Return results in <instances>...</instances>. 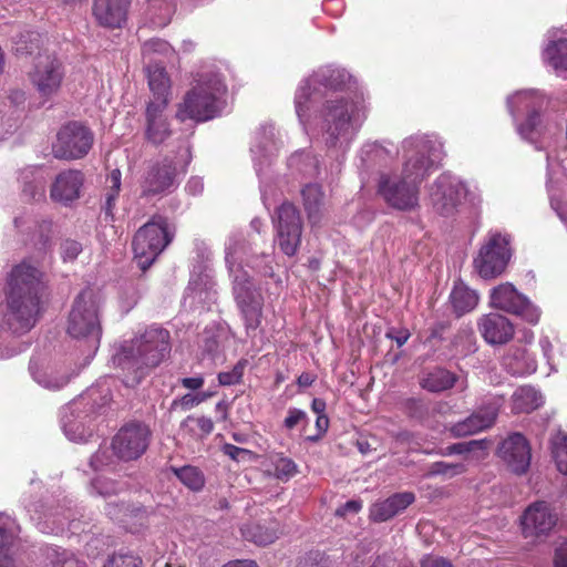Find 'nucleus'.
<instances>
[{"label":"nucleus","instance_id":"f257e3e1","mask_svg":"<svg viewBox=\"0 0 567 567\" xmlns=\"http://www.w3.org/2000/svg\"><path fill=\"white\" fill-rule=\"evenodd\" d=\"M348 79L349 74L343 70L320 68L300 83L295 95L296 114L303 131L307 134L320 133L329 148L342 152L348 148L365 117L363 104L349 95H336L327 99L315 116L308 112L312 92L318 85L338 91Z\"/></svg>","mask_w":567,"mask_h":567},{"label":"nucleus","instance_id":"f03ea898","mask_svg":"<svg viewBox=\"0 0 567 567\" xmlns=\"http://www.w3.org/2000/svg\"><path fill=\"white\" fill-rule=\"evenodd\" d=\"M442 144L426 135H414L402 142L403 168L381 174L378 195L398 210H413L419 206V185L435 169L443 158Z\"/></svg>","mask_w":567,"mask_h":567},{"label":"nucleus","instance_id":"7ed1b4c3","mask_svg":"<svg viewBox=\"0 0 567 567\" xmlns=\"http://www.w3.org/2000/svg\"><path fill=\"white\" fill-rule=\"evenodd\" d=\"M40 276L35 267L25 262L17 265L9 275L2 329L13 336L29 332L38 320L42 291Z\"/></svg>","mask_w":567,"mask_h":567},{"label":"nucleus","instance_id":"20e7f679","mask_svg":"<svg viewBox=\"0 0 567 567\" xmlns=\"http://www.w3.org/2000/svg\"><path fill=\"white\" fill-rule=\"evenodd\" d=\"M169 332L159 327H150L131 341H125L113 355V363L132 373L126 385L138 383L145 370L157 367L169 353Z\"/></svg>","mask_w":567,"mask_h":567},{"label":"nucleus","instance_id":"39448f33","mask_svg":"<svg viewBox=\"0 0 567 567\" xmlns=\"http://www.w3.org/2000/svg\"><path fill=\"white\" fill-rule=\"evenodd\" d=\"M225 260L233 279V293L247 331H255L261 323L264 297L254 286L241 262L247 254L241 234L231 235L226 244Z\"/></svg>","mask_w":567,"mask_h":567},{"label":"nucleus","instance_id":"423d86ee","mask_svg":"<svg viewBox=\"0 0 567 567\" xmlns=\"http://www.w3.org/2000/svg\"><path fill=\"white\" fill-rule=\"evenodd\" d=\"M197 84L178 105L176 117L184 122H205L217 116L225 106L226 85L219 73L209 70L198 73Z\"/></svg>","mask_w":567,"mask_h":567},{"label":"nucleus","instance_id":"0eeeda50","mask_svg":"<svg viewBox=\"0 0 567 567\" xmlns=\"http://www.w3.org/2000/svg\"><path fill=\"white\" fill-rule=\"evenodd\" d=\"M544 96L536 90H522L507 99L511 113L518 135L526 142L537 143L553 133V127L540 113L544 107Z\"/></svg>","mask_w":567,"mask_h":567},{"label":"nucleus","instance_id":"6e6552de","mask_svg":"<svg viewBox=\"0 0 567 567\" xmlns=\"http://www.w3.org/2000/svg\"><path fill=\"white\" fill-rule=\"evenodd\" d=\"M66 332L71 338L85 343L87 357L95 354L100 347L102 324L100 300L93 289L82 290L74 299L68 318Z\"/></svg>","mask_w":567,"mask_h":567},{"label":"nucleus","instance_id":"1a4fd4ad","mask_svg":"<svg viewBox=\"0 0 567 567\" xmlns=\"http://www.w3.org/2000/svg\"><path fill=\"white\" fill-rule=\"evenodd\" d=\"M192 154L188 146L179 150L178 155L164 156L151 164L141 182V195L146 198L163 197L172 194L186 174Z\"/></svg>","mask_w":567,"mask_h":567},{"label":"nucleus","instance_id":"9d476101","mask_svg":"<svg viewBox=\"0 0 567 567\" xmlns=\"http://www.w3.org/2000/svg\"><path fill=\"white\" fill-rule=\"evenodd\" d=\"M172 238L168 223L163 217L154 218L142 226L133 239L134 258L138 268L142 271L147 270Z\"/></svg>","mask_w":567,"mask_h":567},{"label":"nucleus","instance_id":"9b49d317","mask_svg":"<svg viewBox=\"0 0 567 567\" xmlns=\"http://www.w3.org/2000/svg\"><path fill=\"white\" fill-rule=\"evenodd\" d=\"M509 244L508 235L493 233L487 236L474 259V267L482 278H495L503 274L512 256Z\"/></svg>","mask_w":567,"mask_h":567},{"label":"nucleus","instance_id":"f8f14e48","mask_svg":"<svg viewBox=\"0 0 567 567\" xmlns=\"http://www.w3.org/2000/svg\"><path fill=\"white\" fill-rule=\"evenodd\" d=\"M94 142L93 132L79 122L63 125L52 145V153L59 159H79L84 157Z\"/></svg>","mask_w":567,"mask_h":567},{"label":"nucleus","instance_id":"ddd939ff","mask_svg":"<svg viewBox=\"0 0 567 567\" xmlns=\"http://www.w3.org/2000/svg\"><path fill=\"white\" fill-rule=\"evenodd\" d=\"M29 81L43 100H50L60 91L64 68L62 62L50 54H40L28 73Z\"/></svg>","mask_w":567,"mask_h":567},{"label":"nucleus","instance_id":"4468645a","mask_svg":"<svg viewBox=\"0 0 567 567\" xmlns=\"http://www.w3.org/2000/svg\"><path fill=\"white\" fill-rule=\"evenodd\" d=\"M151 435L147 425L140 422L127 423L114 435L112 450L121 461L137 460L146 452Z\"/></svg>","mask_w":567,"mask_h":567},{"label":"nucleus","instance_id":"2eb2a0df","mask_svg":"<svg viewBox=\"0 0 567 567\" xmlns=\"http://www.w3.org/2000/svg\"><path fill=\"white\" fill-rule=\"evenodd\" d=\"M489 303L493 308L508 313L520 316L529 323H537L540 317L538 308L519 293L516 288L509 284H501L491 291Z\"/></svg>","mask_w":567,"mask_h":567},{"label":"nucleus","instance_id":"dca6fc26","mask_svg":"<svg viewBox=\"0 0 567 567\" xmlns=\"http://www.w3.org/2000/svg\"><path fill=\"white\" fill-rule=\"evenodd\" d=\"M276 241L287 256L296 255L301 243L302 220L298 209L290 203H284L277 210Z\"/></svg>","mask_w":567,"mask_h":567},{"label":"nucleus","instance_id":"f3484780","mask_svg":"<svg viewBox=\"0 0 567 567\" xmlns=\"http://www.w3.org/2000/svg\"><path fill=\"white\" fill-rule=\"evenodd\" d=\"M464 184L455 176L441 174L430 189V198L434 209L441 215H452L465 197Z\"/></svg>","mask_w":567,"mask_h":567},{"label":"nucleus","instance_id":"a211bd4d","mask_svg":"<svg viewBox=\"0 0 567 567\" xmlns=\"http://www.w3.org/2000/svg\"><path fill=\"white\" fill-rule=\"evenodd\" d=\"M501 402L489 401L473 411L467 417L449 426V432L454 437H464L477 434L492 427L498 416Z\"/></svg>","mask_w":567,"mask_h":567},{"label":"nucleus","instance_id":"6ab92c4d","mask_svg":"<svg viewBox=\"0 0 567 567\" xmlns=\"http://www.w3.org/2000/svg\"><path fill=\"white\" fill-rule=\"evenodd\" d=\"M498 456L511 472L522 475L530 465V446L520 433L509 434L498 446Z\"/></svg>","mask_w":567,"mask_h":567},{"label":"nucleus","instance_id":"aec40b11","mask_svg":"<svg viewBox=\"0 0 567 567\" xmlns=\"http://www.w3.org/2000/svg\"><path fill=\"white\" fill-rule=\"evenodd\" d=\"M557 514L546 502L529 505L522 516V527L526 537L547 535L557 523Z\"/></svg>","mask_w":567,"mask_h":567},{"label":"nucleus","instance_id":"412c9836","mask_svg":"<svg viewBox=\"0 0 567 567\" xmlns=\"http://www.w3.org/2000/svg\"><path fill=\"white\" fill-rule=\"evenodd\" d=\"M84 175L78 169H66L56 175L50 188L53 202L69 206L81 197Z\"/></svg>","mask_w":567,"mask_h":567},{"label":"nucleus","instance_id":"4be33fe9","mask_svg":"<svg viewBox=\"0 0 567 567\" xmlns=\"http://www.w3.org/2000/svg\"><path fill=\"white\" fill-rule=\"evenodd\" d=\"M477 328L483 339L493 346L507 343L515 333V328L511 320L497 312L482 316L477 321Z\"/></svg>","mask_w":567,"mask_h":567},{"label":"nucleus","instance_id":"5701e85b","mask_svg":"<svg viewBox=\"0 0 567 567\" xmlns=\"http://www.w3.org/2000/svg\"><path fill=\"white\" fill-rule=\"evenodd\" d=\"M130 6L131 0H94L92 14L103 28H122L126 23Z\"/></svg>","mask_w":567,"mask_h":567},{"label":"nucleus","instance_id":"b1692460","mask_svg":"<svg viewBox=\"0 0 567 567\" xmlns=\"http://www.w3.org/2000/svg\"><path fill=\"white\" fill-rule=\"evenodd\" d=\"M167 105L165 101L148 102L145 111V138L153 145L163 144L171 135L172 130L165 115Z\"/></svg>","mask_w":567,"mask_h":567},{"label":"nucleus","instance_id":"393cba45","mask_svg":"<svg viewBox=\"0 0 567 567\" xmlns=\"http://www.w3.org/2000/svg\"><path fill=\"white\" fill-rule=\"evenodd\" d=\"M542 59L558 76L567 74V39L560 35L559 30L547 31Z\"/></svg>","mask_w":567,"mask_h":567},{"label":"nucleus","instance_id":"a878e982","mask_svg":"<svg viewBox=\"0 0 567 567\" xmlns=\"http://www.w3.org/2000/svg\"><path fill=\"white\" fill-rule=\"evenodd\" d=\"M281 145L282 142L277 138L276 128L274 125L267 124L259 128V131L256 133L255 142L251 146V153L257 166V173L260 171L259 166L275 156Z\"/></svg>","mask_w":567,"mask_h":567},{"label":"nucleus","instance_id":"bb28decb","mask_svg":"<svg viewBox=\"0 0 567 567\" xmlns=\"http://www.w3.org/2000/svg\"><path fill=\"white\" fill-rule=\"evenodd\" d=\"M19 181L25 200L40 202L45 198L47 176L42 167L29 166L21 169Z\"/></svg>","mask_w":567,"mask_h":567},{"label":"nucleus","instance_id":"cd10ccee","mask_svg":"<svg viewBox=\"0 0 567 567\" xmlns=\"http://www.w3.org/2000/svg\"><path fill=\"white\" fill-rule=\"evenodd\" d=\"M414 499V494L411 492L393 494L386 499L377 502L371 506L370 518L378 523L385 522L404 511Z\"/></svg>","mask_w":567,"mask_h":567},{"label":"nucleus","instance_id":"c85d7f7f","mask_svg":"<svg viewBox=\"0 0 567 567\" xmlns=\"http://www.w3.org/2000/svg\"><path fill=\"white\" fill-rule=\"evenodd\" d=\"M503 368L514 377H526L537 370V362L523 347H511L502 360Z\"/></svg>","mask_w":567,"mask_h":567},{"label":"nucleus","instance_id":"c756f323","mask_svg":"<svg viewBox=\"0 0 567 567\" xmlns=\"http://www.w3.org/2000/svg\"><path fill=\"white\" fill-rule=\"evenodd\" d=\"M456 381L457 377L451 371L444 368H434L424 371L419 383L422 389L432 393H439L453 388Z\"/></svg>","mask_w":567,"mask_h":567},{"label":"nucleus","instance_id":"7c9ffc66","mask_svg":"<svg viewBox=\"0 0 567 567\" xmlns=\"http://www.w3.org/2000/svg\"><path fill=\"white\" fill-rule=\"evenodd\" d=\"M478 300V293L462 281L455 282L450 295V302L457 317L473 311Z\"/></svg>","mask_w":567,"mask_h":567},{"label":"nucleus","instance_id":"2f4dec72","mask_svg":"<svg viewBox=\"0 0 567 567\" xmlns=\"http://www.w3.org/2000/svg\"><path fill=\"white\" fill-rule=\"evenodd\" d=\"M148 86L153 93V99L150 102L165 101L168 105L169 95V79L163 64L146 65Z\"/></svg>","mask_w":567,"mask_h":567},{"label":"nucleus","instance_id":"473e14b6","mask_svg":"<svg viewBox=\"0 0 567 567\" xmlns=\"http://www.w3.org/2000/svg\"><path fill=\"white\" fill-rule=\"evenodd\" d=\"M278 524L269 522L268 525L259 523H247L241 526L243 537L258 546H266L274 543L278 538Z\"/></svg>","mask_w":567,"mask_h":567},{"label":"nucleus","instance_id":"72a5a7b5","mask_svg":"<svg viewBox=\"0 0 567 567\" xmlns=\"http://www.w3.org/2000/svg\"><path fill=\"white\" fill-rule=\"evenodd\" d=\"M78 404L79 402H74L66 406L61 416V424L64 434L69 440L74 442L84 441L90 435L80 415H75Z\"/></svg>","mask_w":567,"mask_h":567},{"label":"nucleus","instance_id":"f704fd0d","mask_svg":"<svg viewBox=\"0 0 567 567\" xmlns=\"http://www.w3.org/2000/svg\"><path fill=\"white\" fill-rule=\"evenodd\" d=\"M543 403L542 394L533 386L518 388L512 395V411L514 413H529Z\"/></svg>","mask_w":567,"mask_h":567},{"label":"nucleus","instance_id":"c9c22d12","mask_svg":"<svg viewBox=\"0 0 567 567\" xmlns=\"http://www.w3.org/2000/svg\"><path fill=\"white\" fill-rule=\"evenodd\" d=\"M29 370L33 380L48 390H60L70 381L66 374L52 370L49 371L48 369H40L34 361L30 362Z\"/></svg>","mask_w":567,"mask_h":567},{"label":"nucleus","instance_id":"e433bc0d","mask_svg":"<svg viewBox=\"0 0 567 567\" xmlns=\"http://www.w3.org/2000/svg\"><path fill=\"white\" fill-rule=\"evenodd\" d=\"M301 195L303 198L305 209L308 213L309 220L312 224L318 223L321 217V207L323 205V193L321 190L320 185H306L301 190Z\"/></svg>","mask_w":567,"mask_h":567},{"label":"nucleus","instance_id":"4c0bfd02","mask_svg":"<svg viewBox=\"0 0 567 567\" xmlns=\"http://www.w3.org/2000/svg\"><path fill=\"white\" fill-rule=\"evenodd\" d=\"M172 45L162 39H151L142 45V55L147 65L163 64L162 58L173 55Z\"/></svg>","mask_w":567,"mask_h":567},{"label":"nucleus","instance_id":"58836bf2","mask_svg":"<svg viewBox=\"0 0 567 567\" xmlns=\"http://www.w3.org/2000/svg\"><path fill=\"white\" fill-rule=\"evenodd\" d=\"M122 174L120 169H113L106 178L107 190L104 195V204L102 205V212L105 218L113 220L115 203L121 189Z\"/></svg>","mask_w":567,"mask_h":567},{"label":"nucleus","instance_id":"ea45409f","mask_svg":"<svg viewBox=\"0 0 567 567\" xmlns=\"http://www.w3.org/2000/svg\"><path fill=\"white\" fill-rule=\"evenodd\" d=\"M182 430L195 439H203L214 430V423L207 416H187L181 424Z\"/></svg>","mask_w":567,"mask_h":567},{"label":"nucleus","instance_id":"a19ab883","mask_svg":"<svg viewBox=\"0 0 567 567\" xmlns=\"http://www.w3.org/2000/svg\"><path fill=\"white\" fill-rule=\"evenodd\" d=\"M174 6L168 0H148V14L153 25L163 28L168 24Z\"/></svg>","mask_w":567,"mask_h":567},{"label":"nucleus","instance_id":"79ce46f5","mask_svg":"<svg viewBox=\"0 0 567 567\" xmlns=\"http://www.w3.org/2000/svg\"><path fill=\"white\" fill-rule=\"evenodd\" d=\"M550 446L557 470L567 476V433L558 431L551 437Z\"/></svg>","mask_w":567,"mask_h":567},{"label":"nucleus","instance_id":"37998d69","mask_svg":"<svg viewBox=\"0 0 567 567\" xmlns=\"http://www.w3.org/2000/svg\"><path fill=\"white\" fill-rule=\"evenodd\" d=\"M105 513L113 520L127 523L126 518L128 516L143 518L146 512L142 507H131L123 502H109L105 506Z\"/></svg>","mask_w":567,"mask_h":567},{"label":"nucleus","instance_id":"c03bdc74","mask_svg":"<svg viewBox=\"0 0 567 567\" xmlns=\"http://www.w3.org/2000/svg\"><path fill=\"white\" fill-rule=\"evenodd\" d=\"M289 166L298 169L307 176H316L319 174V161L310 153H296L289 158Z\"/></svg>","mask_w":567,"mask_h":567},{"label":"nucleus","instance_id":"a18cd8bd","mask_svg":"<svg viewBox=\"0 0 567 567\" xmlns=\"http://www.w3.org/2000/svg\"><path fill=\"white\" fill-rule=\"evenodd\" d=\"M175 473L179 481L193 491H199L204 486V475L197 467L184 466Z\"/></svg>","mask_w":567,"mask_h":567},{"label":"nucleus","instance_id":"49530a36","mask_svg":"<svg viewBox=\"0 0 567 567\" xmlns=\"http://www.w3.org/2000/svg\"><path fill=\"white\" fill-rule=\"evenodd\" d=\"M123 489L124 485L122 483L104 476H96L91 482L92 493L95 492L97 495L103 497L116 495Z\"/></svg>","mask_w":567,"mask_h":567},{"label":"nucleus","instance_id":"de8ad7c7","mask_svg":"<svg viewBox=\"0 0 567 567\" xmlns=\"http://www.w3.org/2000/svg\"><path fill=\"white\" fill-rule=\"evenodd\" d=\"M275 476L281 481H288L293 477L298 470L297 464L289 457L278 454L272 457Z\"/></svg>","mask_w":567,"mask_h":567},{"label":"nucleus","instance_id":"09e8293b","mask_svg":"<svg viewBox=\"0 0 567 567\" xmlns=\"http://www.w3.org/2000/svg\"><path fill=\"white\" fill-rule=\"evenodd\" d=\"M40 34L34 31H25L16 38V51L21 54H32L39 49Z\"/></svg>","mask_w":567,"mask_h":567},{"label":"nucleus","instance_id":"8fccbe9b","mask_svg":"<svg viewBox=\"0 0 567 567\" xmlns=\"http://www.w3.org/2000/svg\"><path fill=\"white\" fill-rule=\"evenodd\" d=\"M53 567H86L85 563L79 560L73 553L65 549H52L49 554Z\"/></svg>","mask_w":567,"mask_h":567},{"label":"nucleus","instance_id":"3c124183","mask_svg":"<svg viewBox=\"0 0 567 567\" xmlns=\"http://www.w3.org/2000/svg\"><path fill=\"white\" fill-rule=\"evenodd\" d=\"M247 360H239L229 371L218 373V382L220 385L228 386L241 382Z\"/></svg>","mask_w":567,"mask_h":567},{"label":"nucleus","instance_id":"603ef678","mask_svg":"<svg viewBox=\"0 0 567 567\" xmlns=\"http://www.w3.org/2000/svg\"><path fill=\"white\" fill-rule=\"evenodd\" d=\"M466 470L463 463L435 462L430 467V475H442L451 478L464 473Z\"/></svg>","mask_w":567,"mask_h":567},{"label":"nucleus","instance_id":"864d4df0","mask_svg":"<svg viewBox=\"0 0 567 567\" xmlns=\"http://www.w3.org/2000/svg\"><path fill=\"white\" fill-rule=\"evenodd\" d=\"M114 453L112 454L107 449H99L90 460V466L95 470L112 468L115 465Z\"/></svg>","mask_w":567,"mask_h":567},{"label":"nucleus","instance_id":"5fc2aeb1","mask_svg":"<svg viewBox=\"0 0 567 567\" xmlns=\"http://www.w3.org/2000/svg\"><path fill=\"white\" fill-rule=\"evenodd\" d=\"M103 567H142V560L132 554H114Z\"/></svg>","mask_w":567,"mask_h":567},{"label":"nucleus","instance_id":"6e6d98bb","mask_svg":"<svg viewBox=\"0 0 567 567\" xmlns=\"http://www.w3.org/2000/svg\"><path fill=\"white\" fill-rule=\"evenodd\" d=\"M405 409L409 416L421 422L425 421L430 413L429 405L419 399H409L405 403Z\"/></svg>","mask_w":567,"mask_h":567},{"label":"nucleus","instance_id":"4d7b16f0","mask_svg":"<svg viewBox=\"0 0 567 567\" xmlns=\"http://www.w3.org/2000/svg\"><path fill=\"white\" fill-rule=\"evenodd\" d=\"M308 421V415L303 410L289 408L287 411V416L284 420V427L286 430H293L299 425L306 426Z\"/></svg>","mask_w":567,"mask_h":567},{"label":"nucleus","instance_id":"13d9d810","mask_svg":"<svg viewBox=\"0 0 567 567\" xmlns=\"http://www.w3.org/2000/svg\"><path fill=\"white\" fill-rule=\"evenodd\" d=\"M83 250V246L80 241L74 239H64L60 245V254L63 261H73Z\"/></svg>","mask_w":567,"mask_h":567},{"label":"nucleus","instance_id":"bf43d9fd","mask_svg":"<svg viewBox=\"0 0 567 567\" xmlns=\"http://www.w3.org/2000/svg\"><path fill=\"white\" fill-rule=\"evenodd\" d=\"M209 394L207 393H187L178 400L173 401V408L181 406L183 410H189L204 402Z\"/></svg>","mask_w":567,"mask_h":567},{"label":"nucleus","instance_id":"052dcab7","mask_svg":"<svg viewBox=\"0 0 567 567\" xmlns=\"http://www.w3.org/2000/svg\"><path fill=\"white\" fill-rule=\"evenodd\" d=\"M246 262L248 266L256 268L261 275L266 277H271L274 275L270 255L262 254L260 257L247 259Z\"/></svg>","mask_w":567,"mask_h":567},{"label":"nucleus","instance_id":"680f3d73","mask_svg":"<svg viewBox=\"0 0 567 567\" xmlns=\"http://www.w3.org/2000/svg\"><path fill=\"white\" fill-rule=\"evenodd\" d=\"M221 451L225 455L230 457L231 460L239 462L245 460L246 457H251L254 453L247 449L238 447L230 443H225L221 446Z\"/></svg>","mask_w":567,"mask_h":567},{"label":"nucleus","instance_id":"e2e57ef3","mask_svg":"<svg viewBox=\"0 0 567 567\" xmlns=\"http://www.w3.org/2000/svg\"><path fill=\"white\" fill-rule=\"evenodd\" d=\"M484 441H470V442H462V443H455L445 449V454L452 455V454H465L471 452L475 446H483Z\"/></svg>","mask_w":567,"mask_h":567},{"label":"nucleus","instance_id":"0e129e2a","mask_svg":"<svg viewBox=\"0 0 567 567\" xmlns=\"http://www.w3.org/2000/svg\"><path fill=\"white\" fill-rule=\"evenodd\" d=\"M8 536L6 530L0 526V567H13L12 559L7 553Z\"/></svg>","mask_w":567,"mask_h":567},{"label":"nucleus","instance_id":"69168bd1","mask_svg":"<svg viewBox=\"0 0 567 567\" xmlns=\"http://www.w3.org/2000/svg\"><path fill=\"white\" fill-rule=\"evenodd\" d=\"M361 501L351 499L337 508L336 515L339 517H346L348 514H357L361 511Z\"/></svg>","mask_w":567,"mask_h":567},{"label":"nucleus","instance_id":"338daca9","mask_svg":"<svg viewBox=\"0 0 567 567\" xmlns=\"http://www.w3.org/2000/svg\"><path fill=\"white\" fill-rule=\"evenodd\" d=\"M421 567H453V565L443 557L427 555L422 558Z\"/></svg>","mask_w":567,"mask_h":567},{"label":"nucleus","instance_id":"774afa93","mask_svg":"<svg viewBox=\"0 0 567 567\" xmlns=\"http://www.w3.org/2000/svg\"><path fill=\"white\" fill-rule=\"evenodd\" d=\"M554 566L555 567H567V540L563 542L556 548Z\"/></svg>","mask_w":567,"mask_h":567}]
</instances>
